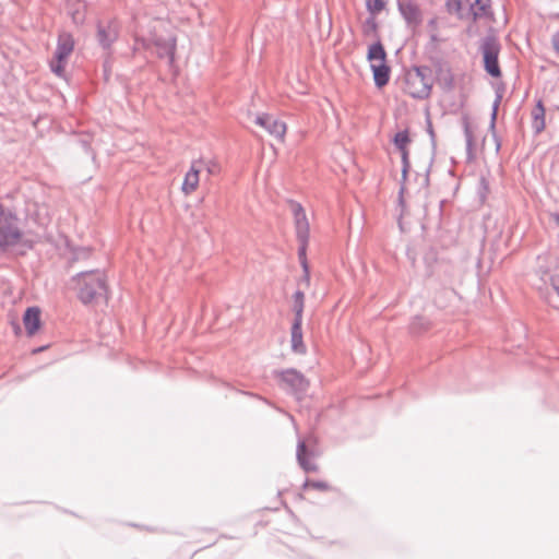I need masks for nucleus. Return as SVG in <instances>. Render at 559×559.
<instances>
[{"mask_svg": "<svg viewBox=\"0 0 559 559\" xmlns=\"http://www.w3.org/2000/svg\"><path fill=\"white\" fill-rule=\"evenodd\" d=\"M411 74H417V79H420L421 83L429 85V90L432 87V71L427 66L414 67L411 71Z\"/></svg>", "mask_w": 559, "mask_h": 559, "instance_id": "obj_21", "label": "nucleus"}, {"mask_svg": "<svg viewBox=\"0 0 559 559\" xmlns=\"http://www.w3.org/2000/svg\"><path fill=\"white\" fill-rule=\"evenodd\" d=\"M294 319L302 320L304 308H305V294L301 290H296L294 296Z\"/></svg>", "mask_w": 559, "mask_h": 559, "instance_id": "obj_22", "label": "nucleus"}, {"mask_svg": "<svg viewBox=\"0 0 559 559\" xmlns=\"http://www.w3.org/2000/svg\"><path fill=\"white\" fill-rule=\"evenodd\" d=\"M551 44H552V48L555 49V51L557 53H559V31L556 32L552 37H551Z\"/></svg>", "mask_w": 559, "mask_h": 559, "instance_id": "obj_33", "label": "nucleus"}, {"mask_svg": "<svg viewBox=\"0 0 559 559\" xmlns=\"http://www.w3.org/2000/svg\"><path fill=\"white\" fill-rule=\"evenodd\" d=\"M71 282L78 299L85 306L108 299L107 278L98 269L82 271L72 276Z\"/></svg>", "mask_w": 559, "mask_h": 559, "instance_id": "obj_1", "label": "nucleus"}, {"mask_svg": "<svg viewBox=\"0 0 559 559\" xmlns=\"http://www.w3.org/2000/svg\"><path fill=\"white\" fill-rule=\"evenodd\" d=\"M23 322L28 335H34L40 326V310L37 307H29L23 316Z\"/></svg>", "mask_w": 559, "mask_h": 559, "instance_id": "obj_16", "label": "nucleus"}, {"mask_svg": "<svg viewBox=\"0 0 559 559\" xmlns=\"http://www.w3.org/2000/svg\"><path fill=\"white\" fill-rule=\"evenodd\" d=\"M402 157V179L405 180L407 177V173L409 169V159H408V151L407 152H401Z\"/></svg>", "mask_w": 559, "mask_h": 559, "instance_id": "obj_30", "label": "nucleus"}, {"mask_svg": "<svg viewBox=\"0 0 559 559\" xmlns=\"http://www.w3.org/2000/svg\"><path fill=\"white\" fill-rule=\"evenodd\" d=\"M362 34L367 37L377 38V40L380 39L378 35V22L376 20V16L370 15L369 17L366 19V21L362 24Z\"/></svg>", "mask_w": 559, "mask_h": 559, "instance_id": "obj_23", "label": "nucleus"}, {"mask_svg": "<svg viewBox=\"0 0 559 559\" xmlns=\"http://www.w3.org/2000/svg\"><path fill=\"white\" fill-rule=\"evenodd\" d=\"M73 36L68 32H61L58 35L57 47L55 51V59L68 60L69 56L74 49Z\"/></svg>", "mask_w": 559, "mask_h": 559, "instance_id": "obj_12", "label": "nucleus"}, {"mask_svg": "<svg viewBox=\"0 0 559 559\" xmlns=\"http://www.w3.org/2000/svg\"><path fill=\"white\" fill-rule=\"evenodd\" d=\"M464 134H465V140H466V147L468 151H471L472 146H473V133L469 129L468 123H465Z\"/></svg>", "mask_w": 559, "mask_h": 559, "instance_id": "obj_31", "label": "nucleus"}, {"mask_svg": "<svg viewBox=\"0 0 559 559\" xmlns=\"http://www.w3.org/2000/svg\"><path fill=\"white\" fill-rule=\"evenodd\" d=\"M550 255L548 253L539 254L537 257V267L536 273L540 275V280L547 283V277L550 280L552 277L550 273V266L548 265V260Z\"/></svg>", "mask_w": 559, "mask_h": 559, "instance_id": "obj_20", "label": "nucleus"}, {"mask_svg": "<svg viewBox=\"0 0 559 559\" xmlns=\"http://www.w3.org/2000/svg\"><path fill=\"white\" fill-rule=\"evenodd\" d=\"M290 211L294 215L296 236L299 242L298 257L306 274L308 273V264L306 260V251L309 241V222L305 209L299 202L288 201Z\"/></svg>", "mask_w": 559, "mask_h": 559, "instance_id": "obj_4", "label": "nucleus"}, {"mask_svg": "<svg viewBox=\"0 0 559 559\" xmlns=\"http://www.w3.org/2000/svg\"><path fill=\"white\" fill-rule=\"evenodd\" d=\"M14 330H15V333H17V332L21 330L20 325H19V324H16V325L14 326Z\"/></svg>", "mask_w": 559, "mask_h": 559, "instance_id": "obj_37", "label": "nucleus"}, {"mask_svg": "<svg viewBox=\"0 0 559 559\" xmlns=\"http://www.w3.org/2000/svg\"><path fill=\"white\" fill-rule=\"evenodd\" d=\"M214 168H215V165H213V167H210V166H209V167H207V171H209L210 174H214V171H215V169H214Z\"/></svg>", "mask_w": 559, "mask_h": 559, "instance_id": "obj_36", "label": "nucleus"}, {"mask_svg": "<svg viewBox=\"0 0 559 559\" xmlns=\"http://www.w3.org/2000/svg\"><path fill=\"white\" fill-rule=\"evenodd\" d=\"M200 164H202V162H193L189 171L186 174L185 176V179H183V182H182V191L186 193V194H190L191 192H193L198 185H199V174H200Z\"/></svg>", "mask_w": 559, "mask_h": 559, "instance_id": "obj_15", "label": "nucleus"}, {"mask_svg": "<svg viewBox=\"0 0 559 559\" xmlns=\"http://www.w3.org/2000/svg\"><path fill=\"white\" fill-rule=\"evenodd\" d=\"M445 8L461 21L468 20L469 0H447Z\"/></svg>", "mask_w": 559, "mask_h": 559, "instance_id": "obj_18", "label": "nucleus"}, {"mask_svg": "<svg viewBox=\"0 0 559 559\" xmlns=\"http://www.w3.org/2000/svg\"><path fill=\"white\" fill-rule=\"evenodd\" d=\"M551 219L559 227V213H552ZM558 239H559V231H558Z\"/></svg>", "mask_w": 559, "mask_h": 559, "instance_id": "obj_35", "label": "nucleus"}, {"mask_svg": "<svg viewBox=\"0 0 559 559\" xmlns=\"http://www.w3.org/2000/svg\"><path fill=\"white\" fill-rule=\"evenodd\" d=\"M311 455H312V452H310L307 449L305 441L299 440L298 444H297V452H296L297 462L300 465V467L307 473L318 471V465L316 463L308 461V459H307L308 456H311Z\"/></svg>", "mask_w": 559, "mask_h": 559, "instance_id": "obj_17", "label": "nucleus"}, {"mask_svg": "<svg viewBox=\"0 0 559 559\" xmlns=\"http://www.w3.org/2000/svg\"><path fill=\"white\" fill-rule=\"evenodd\" d=\"M136 46L144 49L156 48L158 58H167L168 64L171 67L175 62L176 38L175 37H154L153 39H136Z\"/></svg>", "mask_w": 559, "mask_h": 559, "instance_id": "obj_7", "label": "nucleus"}, {"mask_svg": "<svg viewBox=\"0 0 559 559\" xmlns=\"http://www.w3.org/2000/svg\"><path fill=\"white\" fill-rule=\"evenodd\" d=\"M427 328L428 322L421 317L414 318L409 325V330L413 334L420 333L423 330H426Z\"/></svg>", "mask_w": 559, "mask_h": 559, "instance_id": "obj_27", "label": "nucleus"}, {"mask_svg": "<svg viewBox=\"0 0 559 559\" xmlns=\"http://www.w3.org/2000/svg\"><path fill=\"white\" fill-rule=\"evenodd\" d=\"M274 374L276 378L281 379V382L283 385H285V389L294 394L297 399H301L309 388V381L297 369L289 368L275 371Z\"/></svg>", "mask_w": 559, "mask_h": 559, "instance_id": "obj_6", "label": "nucleus"}, {"mask_svg": "<svg viewBox=\"0 0 559 559\" xmlns=\"http://www.w3.org/2000/svg\"><path fill=\"white\" fill-rule=\"evenodd\" d=\"M292 350L296 354H306L307 347L302 340V320L294 319L290 331Z\"/></svg>", "mask_w": 559, "mask_h": 559, "instance_id": "obj_14", "label": "nucleus"}, {"mask_svg": "<svg viewBox=\"0 0 559 559\" xmlns=\"http://www.w3.org/2000/svg\"><path fill=\"white\" fill-rule=\"evenodd\" d=\"M43 349H44V347H39V348L35 349L34 353L41 352Z\"/></svg>", "mask_w": 559, "mask_h": 559, "instance_id": "obj_39", "label": "nucleus"}, {"mask_svg": "<svg viewBox=\"0 0 559 559\" xmlns=\"http://www.w3.org/2000/svg\"><path fill=\"white\" fill-rule=\"evenodd\" d=\"M90 254H91V250L88 248H81L74 252L73 259L74 260L85 259V258H88Z\"/></svg>", "mask_w": 559, "mask_h": 559, "instance_id": "obj_32", "label": "nucleus"}, {"mask_svg": "<svg viewBox=\"0 0 559 559\" xmlns=\"http://www.w3.org/2000/svg\"><path fill=\"white\" fill-rule=\"evenodd\" d=\"M491 14V0H474L473 2L469 1V21L476 22L480 19L488 17Z\"/></svg>", "mask_w": 559, "mask_h": 559, "instance_id": "obj_13", "label": "nucleus"}, {"mask_svg": "<svg viewBox=\"0 0 559 559\" xmlns=\"http://www.w3.org/2000/svg\"><path fill=\"white\" fill-rule=\"evenodd\" d=\"M545 127V107L543 102L538 100L532 110V129L535 134H539Z\"/></svg>", "mask_w": 559, "mask_h": 559, "instance_id": "obj_19", "label": "nucleus"}, {"mask_svg": "<svg viewBox=\"0 0 559 559\" xmlns=\"http://www.w3.org/2000/svg\"><path fill=\"white\" fill-rule=\"evenodd\" d=\"M427 173L429 171V169L426 170ZM425 183L427 185L428 183V174L426 175L425 177Z\"/></svg>", "mask_w": 559, "mask_h": 559, "instance_id": "obj_38", "label": "nucleus"}, {"mask_svg": "<svg viewBox=\"0 0 559 559\" xmlns=\"http://www.w3.org/2000/svg\"><path fill=\"white\" fill-rule=\"evenodd\" d=\"M119 37V26L118 23L115 20H110L107 22H99L97 24V33L96 38L99 44V46L108 50L111 48L112 44L118 39Z\"/></svg>", "mask_w": 559, "mask_h": 559, "instance_id": "obj_8", "label": "nucleus"}, {"mask_svg": "<svg viewBox=\"0 0 559 559\" xmlns=\"http://www.w3.org/2000/svg\"><path fill=\"white\" fill-rule=\"evenodd\" d=\"M23 231L20 228V218L16 213L0 203V253L22 241Z\"/></svg>", "mask_w": 559, "mask_h": 559, "instance_id": "obj_2", "label": "nucleus"}, {"mask_svg": "<svg viewBox=\"0 0 559 559\" xmlns=\"http://www.w3.org/2000/svg\"><path fill=\"white\" fill-rule=\"evenodd\" d=\"M66 62L67 60H52L50 62L51 72L55 73L57 76L62 78L64 75Z\"/></svg>", "mask_w": 559, "mask_h": 559, "instance_id": "obj_29", "label": "nucleus"}, {"mask_svg": "<svg viewBox=\"0 0 559 559\" xmlns=\"http://www.w3.org/2000/svg\"><path fill=\"white\" fill-rule=\"evenodd\" d=\"M397 9L409 27H417L423 22L419 5L413 0H397Z\"/></svg>", "mask_w": 559, "mask_h": 559, "instance_id": "obj_9", "label": "nucleus"}, {"mask_svg": "<svg viewBox=\"0 0 559 559\" xmlns=\"http://www.w3.org/2000/svg\"><path fill=\"white\" fill-rule=\"evenodd\" d=\"M500 102H501V95L498 94L492 104V110H491L490 123H489V130L491 131L492 136L496 140L497 150H499V147H500V141L498 140L497 134H496V120H497V114H498V108H499Z\"/></svg>", "mask_w": 559, "mask_h": 559, "instance_id": "obj_24", "label": "nucleus"}, {"mask_svg": "<svg viewBox=\"0 0 559 559\" xmlns=\"http://www.w3.org/2000/svg\"><path fill=\"white\" fill-rule=\"evenodd\" d=\"M302 487H304V489L313 488V489L320 490V491H328L330 489V485L328 483L322 481V480H311V479H306Z\"/></svg>", "mask_w": 559, "mask_h": 559, "instance_id": "obj_28", "label": "nucleus"}, {"mask_svg": "<svg viewBox=\"0 0 559 559\" xmlns=\"http://www.w3.org/2000/svg\"><path fill=\"white\" fill-rule=\"evenodd\" d=\"M550 285L559 297V277H550Z\"/></svg>", "mask_w": 559, "mask_h": 559, "instance_id": "obj_34", "label": "nucleus"}, {"mask_svg": "<svg viewBox=\"0 0 559 559\" xmlns=\"http://www.w3.org/2000/svg\"><path fill=\"white\" fill-rule=\"evenodd\" d=\"M367 60L370 62L374 85L379 88L385 86L390 80L391 69L386 64V52L380 39L369 46Z\"/></svg>", "mask_w": 559, "mask_h": 559, "instance_id": "obj_3", "label": "nucleus"}, {"mask_svg": "<svg viewBox=\"0 0 559 559\" xmlns=\"http://www.w3.org/2000/svg\"><path fill=\"white\" fill-rule=\"evenodd\" d=\"M409 142L411 138L407 130L397 132L393 139V143L400 152H407V145Z\"/></svg>", "mask_w": 559, "mask_h": 559, "instance_id": "obj_25", "label": "nucleus"}, {"mask_svg": "<svg viewBox=\"0 0 559 559\" xmlns=\"http://www.w3.org/2000/svg\"><path fill=\"white\" fill-rule=\"evenodd\" d=\"M479 51L483 56L484 70L490 76L498 79L501 76V69L499 66V55L501 51V44L499 38L493 34H488L480 39Z\"/></svg>", "mask_w": 559, "mask_h": 559, "instance_id": "obj_5", "label": "nucleus"}, {"mask_svg": "<svg viewBox=\"0 0 559 559\" xmlns=\"http://www.w3.org/2000/svg\"><path fill=\"white\" fill-rule=\"evenodd\" d=\"M386 4V0H366V7L370 15L376 16L380 13Z\"/></svg>", "mask_w": 559, "mask_h": 559, "instance_id": "obj_26", "label": "nucleus"}, {"mask_svg": "<svg viewBox=\"0 0 559 559\" xmlns=\"http://www.w3.org/2000/svg\"><path fill=\"white\" fill-rule=\"evenodd\" d=\"M254 122L264 128L271 135L280 141L284 140L286 133V123L282 120L275 119L269 114L259 115L255 117Z\"/></svg>", "mask_w": 559, "mask_h": 559, "instance_id": "obj_10", "label": "nucleus"}, {"mask_svg": "<svg viewBox=\"0 0 559 559\" xmlns=\"http://www.w3.org/2000/svg\"><path fill=\"white\" fill-rule=\"evenodd\" d=\"M429 85L420 82L417 74L406 73L405 76V93L415 99H425L430 95Z\"/></svg>", "mask_w": 559, "mask_h": 559, "instance_id": "obj_11", "label": "nucleus"}]
</instances>
